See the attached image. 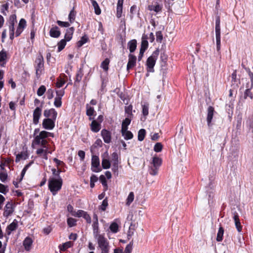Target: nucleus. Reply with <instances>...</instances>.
Instances as JSON below:
<instances>
[{"label":"nucleus","mask_w":253,"mask_h":253,"mask_svg":"<svg viewBox=\"0 0 253 253\" xmlns=\"http://www.w3.org/2000/svg\"><path fill=\"white\" fill-rule=\"evenodd\" d=\"M99 180L104 187V190L106 191L107 189V183L105 176L101 175L99 177Z\"/></svg>","instance_id":"obj_45"},{"label":"nucleus","mask_w":253,"mask_h":253,"mask_svg":"<svg viewBox=\"0 0 253 253\" xmlns=\"http://www.w3.org/2000/svg\"><path fill=\"white\" fill-rule=\"evenodd\" d=\"M134 194L132 192H131L129 193L127 199H126V204L127 206L130 205V204L133 202L134 200Z\"/></svg>","instance_id":"obj_47"},{"label":"nucleus","mask_w":253,"mask_h":253,"mask_svg":"<svg viewBox=\"0 0 253 253\" xmlns=\"http://www.w3.org/2000/svg\"><path fill=\"white\" fill-rule=\"evenodd\" d=\"M101 128V124L95 120H93L90 124V129L94 132H98Z\"/></svg>","instance_id":"obj_20"},{"label":"nucleus","mask_w":253,"mask_h":253,"mask_svg":"<svg viewBox=\"0 0 253 253\" xmlns=\"http://www.w3.org/2000/svg\"><path fill=\"white\" fill-rule=\"evenodd\" d=\"M146 134V130L144 129H141L138 132V140L141 141L144 140Z\"/></svg>","instance_id":"obj_34"},{"label":"nucleus","mask_w":253,"mask_h":253,"mask_svg":"<svg viewBox=\"0 0 253 253\" xmlns=\"http://www.w3.org/2000/svg\"><path fill=\"white\" fill-rule=\"evenodd\" d=\"M161 159L158 157H154L153 158L152 164L154 167L159 168L161 165Z\"/></svg>","instance_id":"obj_32"},{"label":"nucleus","mask_w":253,"mask_h":253,"mask_svg":"<svg viewBox=\"0 0 253 253\" xmlns=\"http://www.w3.org/2000/svg\"><path fill=\"white\" fill-rule=\"evenodd\" d=\"M149 105L148 104H145L142 105V114L144 116H146L149 113Z\"/></svg>","instance_id":"obj_50"},{"label":"nucleus","mask_w":253,"mask_h":253,"mask_svg":"<svg viewBox=\"0 0 253 253\" xmlns=\"http://www.w3.org/2000/svg\"><path fill=\"white\" fill-rule=\"evenodd\" d=\"M61 35L59 28L55 26L52 27L49 31V35L50 37L54 38H58Z\"/></svg>","instance_id":"obj_15"},{"label":"nucleus","mask_w":253,"mask_h":253,"mask_svg":"<svg viewBox=\"0 0 253 253\" xmlns=\"http://www.w3.org/2000/svg\"><path fill=\"white\" fill-rule=\"evenodd\" d=\"M73 245V243L69 241V242H67L65 243H64L62 247H60V249L61 251H66L67 249L71 247Z\"/></svg>","instance_id":"obj_42"},{"label":"nucleus","mask_w":253,"mask_h":253,"mask_svg":"<svg viewBox=\"0 0 253 253\" xmlns=\"http://www.w3.org/2000/svg\"><path fill=\"white\" fill-rule=\"evenodd\" d=\"M46 134L47 133L44 131L40 132L39 135H37L35 136L32 144L40 145L43 148L47 149V147L46 146L47 141L45 139V138H46Z\"/></svg>","instance_id":"obj_4"},{"label":"nucleus","mask_w":253,"mask_h":253,"mask_svg":"<svg viewBox=\"0 0 253 253\" xmlns=\"http://www.w3.org/2000/svg\"><path fill=\"white\" fill-rule=\"evenodd\" d=\"M110 63V60L108 58H106L101 64V67L105 71L108 70V66Z\"/></svg>","instance_id":"obj_30"},{"label":"nucleus","mask_w":253,"mask_h":253,"mask_svg":"<svg viewBox=\"0 0 253 253\" xmlns=\"http://www.w3.org/2000/svg\"><path fill=\"white\" fill-rule=\"evenodd\" d=\"M108 206V200L107 198H106L105 199L103 200L102 204L99 207V209L102 211H105Z\"/></svg>","instance_id":"obj_37"},{"label":"nucleus","mask_w":253,"mask_h":253,"mask_svg":"<svg viewBox=\"0 0 253 253\" xmlns=\"http://www.w3.org/2000/svg\"><path fill=\"white\" fill-rule=\"evenodd\" d=\"M125 112L126 114V117L132 118L133 115L132 114V106L131 105H129L127 106H125Z\"/></svg>","instance_id":"obj_25"},{"label":"nucleus","mask_w":253,"mask_h":253,"mask_svg":"<svg viewBox=\"0 0 253 253\" xmlns=\"http://www.w3.org/2000/svg\"><path fill=\"white\" fill-rule=\"evenodd\" d=\"M26 26V21L24 19H21V20L19 21V23L18 24V27L22 28L24 29V28Z\"/></svg>","instance_id":"obj_64"},{"label":"nucleus","mask_w":253,"mask_h":253,"mask_svg":"<svg viewBox=\"0 0 253 253\" xmlns=\"http://www.w3.org/2000/svg\"><path fill=\"white\" fill-rule=\"evenodd\" d=\"M67 42H68V41H66V39H64L61 40L60 41H59L58 42V43H57L58 51L59 52L61 51L62 50H63L64 48V47L66 44Z\"/></svg>","instance_id":"obj_28"},{"label":"nucleus","mask_w":253,"mask_h":253,"mask_svg":"<svg viewBox=\"0 0 253 253\" xmlns=\"http://www.w3.org/2000/svg\"><path fill=\"white\" fill-rule=\"evenodd\" d=\"M7 178V174L5 172H0V180L2 182H5Z\"/></svg>","instance_id":"obj_52"},{"label":"nucleus","mask_w":253,"mask_h":253,"mask_svg":"<svg viewBox=\"0 0 253 253\" xmlns=\"http://www.w3.org/2000/svg\"><path fill=\"white\" fill-rule=\"evenodd\" d=\"M55 121V120L49 118L44 119L42 123V127L45 129L51 130L54 127Z\"/></svg>","instance_id":"obj_8"},{"label":"nucleus","mask_w":253,"mask_h":253,"mask_svg":"<svg viewBox=\"0 0 253 253\" xmlns=\"http://www.w3.org/2000/svg\"><path fill=\"white\" fill-rule=\"evenodd\" d=\"M250 88H247L246 89L244 94V99H246L247 97H249L251 100L253 98V94L251 91Z\"/></svg>","instance_id":"obj_36"},{"label":"nucleus","mask_w":253,"mask_h":253,"mask_svg":"<svg viewBox=\"0 0 253 253\" xmlns=\"http://www.w3.org/2000/svg\"><path fill=\"white\" fill-rule=\"evenodd\" d=\"M163 145L161 143H157L154 148V150L156 152H160L162 151Z\"/></svg>","instance_id":"obj_54"},{"label":"nucleus","mask_w":253,"mask_h":253,"mask_svg":"<svg viewBox=\"0 0 253 253\" xmlns=\"http://www.w3.org/2000/svg\"><path fill=\"white\" fill-rule=\"evenodd\" d=\"M14 211V207L11 202H8L4 207L3 215L4 217H8L11 215Z\"/></svg>","instance_id":"obj_7"},{"label":"nucleus","mask_w":253,"mask_h":253,"mask_svg":"<svg viewBox=\"0 0 253 253\" xmlns=\"http://www.w3.org/2000/svg\"><path fill=\"white\" fill-rule=\"evenodd\" d=\"M156 41L158 42H161L163 36L161 31H157L156 33Z\"/></svg>","instance_id":"obj_53"},{"label":"nucleus","mask_w":253,"mask_h":253,"mask_svg":"<svg viewBox=\"0 0 253 253\" xmlns=\"http://www.w3.org/2000/svg\"><path fill=\"white\" fill-rule=\"evenodd\" d=\"M44 116L46 118V119L49 118V119H52L56 120L57 113L54 109H46L43 112Z\"/></svg>","instance_id":"obj_9"},{"label":"nucleus","mask_w":253,"mask_h":253,"mask_svg":"<svg viewBox=\"0 0 253 253\" xmlns=\"http://www.w3.org/2000/svg\"><path fill=\"white\" fill-rule=\"evenodd\" d=\"M42 108L37 107L33 112V123L37 125L39 123V119L42 115Z\"/></svg>","instance_id":"obj_11"},{"label":"nucleus","mask_w":253,"mask_h":253,"mask_svg":"<svg viewBox=\"0 0 253 253\" xmlns=\"http://www.w3.org/2000/svg\"><path fill=\"white\" fill-rule=\"evenodd\" d=\"M158 168L157 167H152L149 171V173L152 175H156L158 173Z\"/></svg>","instance_id":"obj_60"},{"label":"nucleus","mask_w":253,"mask_h":253,"mask_svg":"<svg viewBox=\"0 0 253 253\" xmlns=\"http://www.w3.org/2000/svg\"><path fill=\"white\" fill-rule=\"evenodd\" d=\"M159 49H157L153 52L152 54L148 58L146 64L148 72H153L154 71V67L159 54Z\"/></svg>","instance_id":"obj_3"},{"label":"nucleus","mask_w":253,"mask_h":253,"mask_svg":"<svg viewBox=\"0 0 253 253\" xmlns=\"http://www.w3.org/2000/svg\"><path fill=\"white\" fill-rule=\"evenodd\" d=\"M16 22V15L15 14L11 15L8 20V26L9 31L14 30V24Z\"/></svg>","instance_id":"obj_17"},{"label":"nucleus","mask_w":253,"mask_h":253,"mask_svg":"<svg viewBox=\"0 0 253 253\" xmlns=\"http://www.w3.org/2000/svg\"><path fill=\"white\" fill-rule=\"evenodd\" d=\"M207 112V124L209 127H211L212 125L211 122L213 119L214 113L215 112L214 109L212 106H209L208 108Z\"/></svg>","instance_id":"obj_10"},{"label":"nucleus","mask_w":253,"mask_h":253,"mask_svg":"<svg viewBox=\"0 0 253 253\" xmlns=\"http://www.w3.org/2000/svg\"><path fill=\"white\" fill-rule=\"evenodd\" d=\"M84 75V73L82 69H80L78 71L75 79V82L79 83L82 80V77Z\"/></svg>","instance_id":"obj_35"},{"label":"nucleus","mask_w":253,"mask_h":253,"mask_svg":"<svg viewBox=\"0 0 253 253\" xmlns=\"http://www.w3.org/2000/svg\"><path fill=\"white\" fill-rule=\"evenodd\" d=\"M224 233V229L222 227H220L218 229V233L217 234L216 241L217 242H220L223 239V235Z\"/></svg>","instance_id":"obj_29"},{"label":"nucleus","mask_w":253,"mask_h":253,"mask_svg":"<svg viewBox=\"0 0 253 253\" xmlns=\"http://www.w3.org/2000/svg\"><path fill=\"white\" fill-rule=\"evenodd\" d=\"M102 167L104 169L110 168L111 164L110 161L106 159H103L102 161Z\"/></svg>","instance_id":"obj_41"},{"label":"nucleus","mask_w":253,"mask_h":253,"mask_svg":"<svg viewBox=\"0 0 253 253\" xmlns=\"http://www.w3.org/2000/svg\"><path fill=\"white\" fill-rule=\"evenodd\" d=\"M74 32V28L70 27L66 30V32L65 35L64 39L67 41H70L72 38Z\"/></svg>","instance_id":"obj_21"},{"label":"nucleus","mask_w":253,"mask_h":253,"mask_svg":"<svg viewBox=\"0 0 253 253\" xmlns=\"http://www.w3.org/2000/svg\"><path fill=\"white\" fill-rule=\"evenodd\" d=\"M133 243L131 241L129 244H128L125 250L124 253H130L132 249Z\"/></svg>","instance_id":"obj_55"},{"label":"nucleus","mask_w":253,"mask_h":253,"mask_svg":"<svg viewBox=\"0 0 253 253\" xmlns=\"http://www.w3.org/2000/svg\"><path fill=\"white\" fill-rule=\"evenodd\" d=\"M77 220L72 217L67 219V224L70 227L75 226L76 225Z\"/></svg>","instance_id":"obj_44"},{"label":"nucleus","mask_w":253,"mask_h":253,"mask_svg":"<svg viewBox=\"0 0 253 253\" xmlns=\"http://www.w3.org/2000/svg\"><path fill=\"white\" fill-rule=\"evenodd\" d=\"M76 15V12L74 10V8H73L71 11L68 16V19L70 22V23H73L75 20Z\"/></svg>","instance_id":"obj_33"},{"label":"nucleus","mask_w":253,"mask_h":253,"mask_svg":"<svg viewBox=\"0 0 253 253\" xmlns=\"http://www.w3.org/2000/svg\"><path fill=\"white\" fill-rule=\"evenodd\" d=\"M46 91V87L44 85H41L38 89L37 94L41 96H42Z\"/></svg>","instance_id":"obj_49"},{"label":"nucleus","mask_w":253,"mask_h":253,"mask_svg":"<svg viewBox=\"0 0 253 253\" xmlns=\"http://www.w3.org/2000/svg\"><path fill=\"white\" fill-rule=\"evenodd\" d=\"M62 179L61 177L56 179L50 177L48 179V186L53 195H55L62 187Z\"/></svg>","instance_id":"obj_1"},{"label":"nucleus","mask_w":253,"mask_h":253,"mask_svg":"<svg viewBox=\"0 0 253 253\" xmlns=\"http://www.w3.org/2000/svg\"><path fill=\"white\" fill-rule=\"evenodd\" d=\"M33 241L29 237H27L23 242V245L26 251H30L32 249Z\"/></svg>","instance_id":"obj_14"},{"label":"nucleus","mask_w":253,"mask_h":253,"mask_svg":"<svg viewBox=\"0 0 253 253\" xmlns=\"http://www.w3.org/2000/svg\"><path fill=\"white\" fill-rule=\"evenodd\" d=\"M8 191L9 188L8 186L0 183V193L5 195L8 192Z\"/></svg>","instance_id":"obj_43"},{"label":"nucleus","mask_w":253,"mask_h":253,"mask_svg":"<svg viewBox=\"0 0 253 253\" xmlns=\"http://www.w3.org/2000/svg\"><path fill=\"white\" fill-rule=\"evenodd\" d=\"M86 114L87 116L89 117V120L93 119V118H91V116H93L94 115V113H95V111H94L93 107L90 106L87 104L86 105Z\"/></svg>","instance_id":"obj_23"},{"label":"nucleus","mask_w":253,"mask_h":253,"mask_svg":"<svg viewBox=\"0 0 253 253\" xmlns=\"http://www.w3.org/2000/svg\"><path fill=\"white\" fill-rule=\"evenodd\" d=\"M121 133L126 140L131 139L133 138V134L131 131L127 130V129H121Z\"/></svg>","instance_id":"obj_22"},{"label":"nucleus","mask_w":253,"mask_h":253,"mask_svg":"<svg viewBox=\"0 0 253 253\" xmlns=\"http://www.w3.org/2000/svg\"><path fill=\"white\" fill-rule=\"evenodd\" d=\"M150 10H154V11L156 12H159L161 11L162 7L159 5H156L154 6H151V7L150 8Z\"/></svg>","instance_id":"obj_58"},{"label":"nucleus","mask_w":253,"mask_h":253,"mask_svg":"<svg viewBox=\"0 0 253 253\" xmlns=\"http://www.w3.org/2000/svg\"><path fill=\"white\" fill-rule=\"evenodd\" d=\"M64 93H65V92H64V89H61L59 90H57L56 91V97L60 98H62V96L64 94Z\"/></svg>","instance_id":"obj_62"},{"label":"nucleus","mask_w":253,"mask_h":253,"mask_svg":"<svg viewBox=\"0 0 253 253\" xmlns=\"http://www.w3.org/2000/svg\"><path fill=\"white\" fill-rule=\"evenodd\" d=\"M131 118L126 117L122 122L121 129H127L128 126L130 124Z\"/></svg>","instance_id":"obj_27"},{"label":"nucleus","mask_w":253,"mask_h":253,"mask_svg":"<svg viewBox=\"0 0 253 253\" xmlns=\"http://www.w3.org/2000/svg\"><path fill=\"white\" fill-rule=\"evenodd\" d=\"M8 7L9 4L8 2L2 4L1 6V13H2L4 15H6L8 10Z\"/></svg>","instance_id":"obj_39"},{"label":"nucleus","mask_w":253,"mask_h":253,"mask_svg":"<svg viewBox=\"0 0 253 253\" xmlns=\"http://www.w3.org/2000/svg\"><path fill=\"white\" fill-rule=\"evenodd\" d=\"M118 225L116 222H113L110 226V230L113 233H117L118 231Z\"/></svg>","instance_id":"obj_46"},{"label":"nucleus","mask_w":253,"mask_h":253,"mask_svg":"<svg viewBox=\"0 0 253 253\" xmlns=\"http://www.w3.org/2000/svg\"><path fill=\"white\" fill-rule=\"evenodd\" d=\"M85 212L86 211H84L79 210L77 211H76L75 213L73 214V216H76V217H83V216H84V214L85 213Z\"/></svg>","instance_id":"obj_56"},{"label":"nucleus","mask_w":253,"mask_h":253,"mask_svg":"<svg viewBox=\"0 0 253 253\" xmlns=\"http://www.w3.org/2000/svg\"><path fill=\"white\" fill-rule=\"evenodd\" d=\"M57 24L62 27H68L70 26V23L68 22H63L60 20L57 21Z\"/></svg>","instance_id":"obj_57"},{"label":"nucleus","mask_w":253,"mask_h":253,"mask_svg":"<svg viewBox=\"0 0 253 253\" xmlns=\"http://www.w3.org/2000/svg\"><path fill=\"white\" fill-rule=\"evenodd\" d=\"M148 37L146 35H143L142 37V41L141 43V48L140 49V50L145 51L148 46V42L147 41Z\"/></svg>","instance_id":"obj_19"},{"label":"nucleus","mask_w":253,"mask_h":253,"mask_svg":"<svg viewBox=\"0 0 253 253\" xmlns=\"http://www.w3.org/2000/svg\"><path fill=\"white\" fill-rule=\"evenodd\" d=\"M100 162L99 157L96 155H93L91 158V170L93 172H98L101 171L99 168Z\"/></svg>","instance_id":"obj_6"},{"label":"nucleus","mask_w":253,"mask_h":253,"mask_svg":"<svg viewBox=\"0 0 253 253\" xmlns=\"http://www.w3.org/2000/svg\"><path fill=\"white\" fill-rule=\"evenodd\" d=\"M33 163V162H30L29 163H28V164H27L25 167L24 168V169H23V170H22V172H21V178H20V180H19V181H21L25 173H26V171H27V170L31 166V165H32V164Z\"/></svg>","instance_id":"obj_38"},{"label":"nucleus","mask_w":253,"mask_h":253,"mask_svg":"<svg viewBox=\"0 0 253 253\" xmlns=\"http://www.w3.org/2000/svg\"><path fill=\"white\" fill-rule=\"evenodd\" d=\"M233 219L237 230L239 232H240L242 229V226L241 224L239 215L236 212L234 213Z\"/></svg>","instance_id":"obj_18"},{"label":"nucleus","mask_w":253,"mask_h":253,"mask_svg":"<svg viewBox=\"0 0 253 253\" xmlns=\"http://www.w3.org/2000/svg\"><path fill=\"white\" fill-rule=\"evenodd\" d=\"M136 57L135 55L131 54L128 55V61L126 67L127 71H129L136 65Z\"/></svg>","instance_id":"obj_12"},{"label":"nucleus","mask_w":253,"mask_h":253,"mask_svg":"<svg viewBox=\"0 0 253 253\" xmlns=\"http://www.w3.org/2000/svg\"><path fill=\"white\" fill-rule=\"evenodd\" d=\"M27 155L24 153L18 154L16 157L15 162L17 163L22 159L25 160L27 158Z\"/></svg>","instance_id":"obj_48"},{"label":"nucleus","mask_w":253,"mask_h":253,"mask_svg":"<svg viewBox=\"0 0 253 253\" xmlns=\"http://www.w3.org/2000/svg\"><path fill=\"white\" fill-rule=\"evenodd\" d=\"M101 136L104 142L109 143L111 141V133L106 129H103L101 132Z\"/></svg>","instance_id":"obj_13"},{"label":"nucleus","mask_w":253,"mask_h":253,"mask_svg":"<svg viewBox=\"0 0 253 253\" xmlns=\"http://www.w3.org/2000/svg\"><path fill=\"white\" fill-rule=\"evenodd\" d=\"M122 12L123 6H117L116 15L118 18H120L122 16Z\"/></svg>","instance_id":"obj_61"},{"label":"nucleus","mask_w":253,"mask_h":253,"mask_svg":"<svg viewBox=\"0 0 253 253\" xmlns=\"http://www.w3.org/2000/svg\"><path fill=\"white\" fill-rule=\"evenodd\" d=\"M6 58V53L2 50L0 52V62L4 61Z\"/></svg>","instance_id":"obj_59"},{"label":"nucleus","mask_w":253,"mask_h":253,"mask_svg":"<svg viewBox=\"0 0 253 253\" xmlns=\"http://www.w3.org/2000/svg\"><path fill=\"white\" fill-rule=\"evenodd\" d=\"M91 4L94 8V12L96 15H99L101 14V10L98 4L95 0H90Z\"/></svg>","instance_id":"obj_26"},{"label":"nucleus","mask_w":253,"mask_h":253,"mask_svg":"<svg viewBox=\"0 0 253 253\" xmlns=\"http://www.w3.org/2000/svg\"><path fill=\"white\" fill-rule=\"evenodd\" d=\"M62 98H60L56 97L54 99V105L55 107L59 108L62 105Z\"/></svg>","instance_id":"obj_51"},{"label":"nucleus","mask_w":253,"mask_h":253,"mask_svg":"<svg viewBox=\"0 0 253 253\" xmlns=\"http://www.w3.org/2000/svg\"><path fill=\"white\" fill-rule=\"evenodd\" d=\"M92 228H93V233L95 235V237H96V235H99L98 234V230H99L98 221V222H93Z\"/></svg>","instance_id":"obj_40"},{"label":"nucleus","mask_w":253,"mask_h":253,"mask_svg":"<svg viewBox=\"0 0 253 253\" xmlns=\"http://www.w3.org/2000/svg\"><path fill=\"white\" fill-rule=\"evenodd\" d=\"M88 40V37L84 35L81 38V39L78 42H77V46L79 47H81L82 45H83L84 43H85Z\"/></svg>","instance_id":"obj_31"},{"label":"nucleus","mask_w":253,"mask_h":253,"mask_svg":"<svg viewBox=\"0 0 253 253\" xmlns=\"http://www.w3.org/2000/svg\"><path fill=\"white\" fill-rule=\"evenodd\" d=\"M65 83V81L63 79H60L58 80V81L56 83V86L57 87L60 88V87H62L64 84Z\"/></svg>","instance_id":"obj_63"},{"label":"nucleus","mask_w":253,"mask_h":253,"mask_svg":"<svg viewBox=\"0 0 253 253\" xmlns=\"http://www.w3.org/2000/svg\"><path fill=\"white\" fill-rule=\"evenodd\" d=\"M98 247L100 248L101 253H109L110 250L109 243L107 239L102 235H96Z\"/></svg>","instance_id":"obj_2"},{"label":"nucleus","mask_w":253,"mask_h":253,"mask_svg":"<svg viewBox=\"0 0 253 253\" xmlns=\"http://www.w3.org/2000/svg\"><path fill=\"white\" fill-rule=\"evenodd\" d=\"M35 68L37 78H39L44 69L43 58L42 54H39L35 62Z\"/></svg>","instance_id":"obj_5"},{"label":"nucleus","mask_w":253,"mask_h":253,"mask_svg":"<svg viewBox=\"0 0 253 253\" xmlns=\"http://www.w3.org/2000/svg\"><path fill=\"white\" fill-rule=\"evenodd\" d=\"M136 45L137 42L136 40H132L128 42L127 46L131 53L135 51L136 48Z\"/></svg>","instance_id":"obj_24"},{"label":"nucleus","mask_w":253,"mask_h":253,"mask_svg":"<svg viewBox=\"0 0 253 253\" xmlns=\"http://www.w3.org/2000/svg\"><path fill=\"white\" fill-rule=\"evenodd\" d=\"M17 227L18 221L16 219H14L13 222L6 227V231L7 234L9 235L12 231L16 229Z\"/></svg>","instance_id":"obj_16"}]
</instances>
